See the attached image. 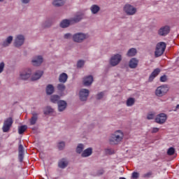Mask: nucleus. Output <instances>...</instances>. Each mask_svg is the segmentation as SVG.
<instances>
[{
	"label": "nucleus",
	"instance_id": "nucleus-1",
	"mask_svg": "<svg viewBox=\"0 0 179 179\" xmlns=\"http://www.w3.org/2000/svg\"><path fill=\"white\" fill-rule=\"evenodd\" d=\"M124 138V133L121 130L116 131L113 134L111 135L109 142L110 145H118Z\"/></svg>",
	"mask_w": 179,
	"mask_h": 179
},
{
	"label": "nucleus",
	"instance_id": "nucleus-2",
	"mask_svg": "<svg viewBox=\"0 0 179 179\" xmlns=\"http://www.w3.org/2000/svg\"><path fill=\"white\" fill-rule=\"evenodd\" d=\"M82 20V15H76L74 17L70 20H64L60 23V26L65 29V27H69L70 24H73V23H78Z\"/></svg>",
	"mask_w": 179,
	"mask_h": 179
},
{
	"label": "nucleus",
	"instance_id": "nucleus-3",
	"mask_svg": "<svg viewBox=\"0 0 179 179\" xmlns=\"http://www.w3.org/2000/svg\"><path fill=\"white\" fill-rule=\"evenodd\" d=\"M166 43L164 42H160L157 44L155 55L156 58H158V57H162L163 54H164V51H166Z\"/></svg>",
	"mask_w": 179,
	"mask_h": 179
},
{
	"label": "nucleus",
	"instance_id": "nucleus-4",
	"mask_svg": "<svg viewBox=\"0 0 179 179\" xmlns=\"http://www.w3.org/2000/svg\"><path fill=\"white\" fill-rule=\"evenodd\" d=\"M169 92V87L167 85H162L158 87L155 90V94L157 97H163L165 94H167Z\"/></svg>",
	"mask_w": 179,
	"mask_h": 179
},
{
	"label": "nucleus",
	"instance_id": "nucleus-5",
	"mask_svg": "<svg viewBox=\"0 0 179 179\" xmlns=\"http://www.w3.org/2000/svg\"><path fill=\"white\" fill-rule=\"evenodd\" d=\"M13 124V119L12 117H8L3 122V124L2 127L3 132H9L12 125Z\"/></svg>",
	"mask_w": 179,
	"mask_h": 179
},
{
	"label": "nucleus",
	"instance_id": "nucleus-6",
	"mask_svg": "<svg viewBox=\"0 0 179 179\" xmlns=\"http://www.w3.org/2000/svg\"><path fill=\"white\" fill-rule=\"evenodd\" d=\"M121 59H122V57L120 55H115L110 58V64L112 66H117L121 62Z\"/></svg>",
	"mask_w": 179,
	"mask_h": 179
},
{
	"label": "nucleus",
	"instance_id": "nucleus-7",
	"mask_svg": "<svg viewBox=\"0 0 179 179\" xmlns=\"http://www.w3.org/2000/svg\"><path fill=\"white\" fill-rule=\"evenodd\" d=\"M124 11L127 15H132L136 13V8L130 4H126L124 7Z\"/></svg>",
	"mask_w": 179,
	"mask_h": 179
},
{
	"label": "nucleus",
	"instance_id": "nucleus-8",
	"mask_svg": "<svg viewBox=\"0 0 179 179\" xmlns=\"http://www.w3.org/2000/svg\"><path fill=\"white\" fill-rule=\"evenodd\" d=\"M167 121V115L165 113H159L155 118V122L157 124H164Z\"/></svg>",
	"mask_w": 179,
	"mask_h": 179
},
{
	"label": "nucleus",
	"instance_id": "nucleus-9",
	"mask_svg": "<svg viewBox=\"0 0 179 179\" xmlns=\"http://www.w3.org/2000/svg\"><path fill=\"white\" fill-rule=\"evenodd\" d=\"M169 33H170V27L169 25L162 27L158 30L159 36H166L167 34H169Z\"/></svg>",
	"mask_w": 179,
	"mask_h": 179
},
{
	"label": "nucleus",
	"instance_id": "nucleus-10",
	"mask_svg": "<svg viewBox=\"0 0 179 179\" xmlns=\"http://www.w3.org/2000/svg\"><path fill=\"white\" fill-rule=\"evenodd\" d=\"M86 37H87L86 34H84L82 33H78L73 36V40L76 43H82V41L85 40Z\"/></svg>",
	"mask_w": 179,
	"mask_h": 179
},
{
	"label": "nucleus",
	"instance_id": "nucleus-11",
	"mask_svg": "<svg viewBox=\"0 0 179 179\" xmlns=\"http://www.w3.org/2000/svg\"><path fill=\"white\" fill-rule=\"evenodd\" d=\"M80 99L81 101H86L89 97V90L82 89L79 93Z\"/></svg>",
	"mask_w": 179,
	"mask_h": 179
},
{
	"label": "nucleus",
	"instance_id": "nucleus-12",
	"mask_svg": "<svg viewBox=\"0 0 179 179\" xmlns=\"http://www.w3.org/2000/svg\"><path fill=\"white\" fill-rule=\"evenodd\" d=\"M24 43V36H23V35H18L15 38L14 45L15 47H20L21 45H23Z\"/></svg>",
	"mask_w": 179,
	"mask_h": 179
},
{
	"label": "nucleus",
	"instance_id": "nucleus-13",
	"mask_svg": "<svg viewBox=\"0 0 179 179\" xmlns=\"http://www.w3.org/2000/svg\"><path fill=\"white\" fill-rule=\"evenodd\" d=\"M32 64L34 66H39V65L43 64V57L37 56L32 60Z\"/></svg>",
	"mask_w": 179,
	"mask_h": 179
},
{
	"label": "nucleus",
	"instance_id": "nucleus-14",
	"mask_svg": "<svg viewBox=\"0 0 179 179\" xmlns=\"http://www.w3.org/2000/svg\"><path fill=\"white\" fill-rule=\"evenodd\" d=\"M138 64H139V60L136 58H132L130 59L129 63V66L131 69H135L136 66H138Z\"/></svg>",
	"mask_w": 179,
	"mask_h": 179
},
{
	"label": "nucleus",
	"instance_id": "nucleus-15",
	"mask_svg": "<svg viewBox=\"0 0 179 179\" xmlns=\"http://www.w3.org/2000/svg\"><path fill=\"white\" fill-rule=\"evenodd\" d=\"M159 73H160V69H155L149 77V79H148L149 82H153V80L155 79V78H156V76H157V75H159Z\"/></svg>",
	"mask_w": 179,
	"mask_h": 179
},
{
	"label": "nucleus",
	"instance_id": "nucleus-16",
	"mask_svg": "<svg viewBox=\"0 0 179 179\" xmlns=\"http://www.w3.org/2000/svg\"><path fill=\"white\" fill-rule=\"evenodd\" d=\"M58 104V110L59 111H64V110H65V108H66V101H64V100H60L57 102Z\"/></svg>",
	"mask_w": 179,
	"mask_h": 179
},
{
	"label": "nucleus",
	"instance_id": "nucleus-17",
	"mask_svg": "<svg viewBox=\"0 0 179 179\" xmlns=\"http://www.w3.org/2000/svg\"><path fill=\"white\" fill-rule=\"evenodd\" d=\"M83 83L85 86H90L92 83H93V76H88L85 77L83 80Z\"/></svg>",
	"mask_w": 179,
	"mask_h": 179
},
{
	"label": "nucleus",
	"instance_id": "nucleus-18",
	"mask_svg": "<svg viewBox=\"0 0 179 179\" xmlns=\"http://www.w3.org/2000/svg\"><path fill=\"white\" fill-rule=\"evenodd\" d=\"M37 120H38V113H32V117L29 120L31 125H36V122H37Z\"/></svg>",
	"mask_w": 179,
	"mask_h": 179
},
{
	"label": "nucleus",
	"instance_id": "nucleus-19",
	"mask_svg": "<svg viewBox=\"0 0 179 179\" xmlns=\"http://www.w3.org/2000/svg\"><path fill=\"white\" fill-rule=\"evenodd\" d=\"M44 73L43 71H36L31 77V80H38L41 76H43V74Z\"/></svg>",
	"mask_w": 179,
	"mask_h": 179
},
{
	"label": "nucleus",
	"instance_id": "nucleus-20",
	"mask_svg": "<svg viewBox=\"0 0 179 179\" xmlns=\"http://www.w3.org/2000/svg\"><path fill=\"white\" fill-rule=\"evenodd\" d=\"M68 80V74L65 73H62L60 74L59 77V82L60 83H66V82Z\"/></svg>",
	"mask_w": 179,
	"mask_h": 179
},
{
	"label": "nucleus",
	"instance_id": "nucleus-21",
	"mask_svg": "<svg viewBox=\"0 0 179 179\" xmlns=\"http://www.w3.org/2000/svg\"><path fill=\"white\" fill-rule=\"evenodd\" d=\"M92 152L93 150L92 148H87L83 152L81 156L82 157H89V156L92 155Z\"/></svg>",
	"mask_w": 179,
	"mask_h": 179
},
{
	"label": "nucleus",
	"instance_id": "nucleus-22",
	"mask_svg": "<svg viewBox=\"0 0 179 179\" xmlns=\"http://www.w3.org/2000/svg\"><path fill=\"white\" fill-rule=\"evenodd\" d=\"M31 75V70H29L28 73H20V78L22 79V80H26L27 79H29V78H30Z\"/></svg>",
	"mask_w": 179,
	"mask_h": 179
},
{
	"label": "nucleus",
	"instance_id": "nucleus-23",
	"mask_svg": "<svg viewBox=\"0 0 179 179\" xmlns=\"http://www.w3.org/2000/svg\"><path fill=\"white\" fill-rule=\"evenodd\" d=\"M58 166L60 169H65L68 166V161L65 159H62L59 162Z\"/></svg>",
	"mask_w": 179,
	"mask_h": 179
},
{
	"label": "nucleus",
	"instance_id": "nucleus-24",
	"mask_svg": "<svg viewBox=\"0 0 179 179\" xmlns=\"http://www.w3.org/2000/svg\"><path fill=\"white\" fill-rule=\"evenodd\" d=\"M13 40V36H8L6 40L5 41L3 42V47H8V45H9L10 44V43H12Z\"/></svg>",
	"mask_w": 179,
	"mask_h": 179
},
{
	"label": "nucleus",
	"instance_id": "nucleus-25",
	"mask_svg": "<svg viewBox=\"0 0 179 179\" xmlns=\"http://www.w3.org/2000/svg\"><path fill=\"white\" fill-rule=\"evenodd\" d=\"M66 0H54L52 4L54 6H62L64 5Z\"/></svg>",
	"mask_w": 179,
	"mask_h": 179
},
{
	"label": "nucleus",
	"instance_id": "nucleus-26",
	"mask_svg": "<svg viewBox=\"0 0 179 179\" xmlns=\"http://www.w3.org/2000/svg\"><path fill=\"white\" fill-rule=\"evenodd\" d=\"M136 48H131L127 52V57H135L136 55Z\"/></svg>",
	"mask_w": 179,
	"mask_h": 179
},
{
	"label": "nucleus",
	"instance_id": "nucleus-27",
	"mask_svg": "<svg viewBox=\"0 0 179 179\" xmlns=\"http://www.w3.org/2000/svg\"><path fill=\"white\" fill-rule=\"evenodd\" d=\"M46 93L47 94H52V93H54V86L51 84H49L47 87H46Z\"/></svg>",
	"mask_w": 179,
	"mask_h": 179
},
{
	"label": "nucleus",
	"instance_id": "nucleus-28",
	"mask_svg": "<svg viewBox=\"0 0 179 179\" xmlns=\"http://www.w3.org/2000/svg\"><path fill=\"white\" fill-rule=\"evenodd\" d=\"M135 104V99L134 98H129L127 101V107H131Z\"/></svg>",
	"mask_w": 179,
	"mask_h": 179
},
{
	"label": "nucleus",
	"instance_id": "nucleus-29",
	"mask_svg": "<svg viewBox=\"0 0 179 179\" xmlns=\"http://www.w3.org/2000/svg\"><path fill=\"white\" fill-rule=\"evenodd\" d=\"M26 129H27V127L26 125H22L18 128V134L20 135H22V134H24L26 131Z\"/></svg>",
	"mask_w": 179,
	"mask_h": 179
},
{
	"label": "nucleus",
	"instance_id": "nucleus-30",
	"mask_svg": "<svg viewBox=\"0 0 179 179\" xmlns=\"http://www.w3.org/2000/svg\"><path fill=\"white\" fill-rule=\"evenodd\" d=\"M50 101H52V103H57L58 101H59V96L58 95H53L50 97Z\"/></svg>",
	"mask_w": 179,
	"mask_h": 179
},
{
	"label": "nucleus",
	"instance_id": "nucleus-31",
	"mask_svg": "<svg viewBox=\"0 0 179 179\" xmlns=\"http://www.w3.org/2000/svg\"><path fill=\"white\" fill-rule=\"evenodd\" d=\"M91 10L94 14H96L100 10V7L96 5H94L91 7Z\"/></svg>",
	"mask_w": 179,
	"mask_h": 179
},
{
	"label": "nucleus",
	"instance_id": "nucleus-32",
	"mask_svg": "<svg viewBox=\"0 0 179 179\" xmlns=\"http://www.w3.org/2000/svg\"><path fill=\"white\" fill-rule=\"evenodd\" d=\"M174 153H176V149H174V148L171 147L168 149L167 155H169V156H173Z\"/></svg>",
	"mask_w": 179,
	"mask_h": 179
},
{
	"label": "nucleus",
	"instance_id": "nucleus-33",
	"mask_svg": "<svg viewBox=\"0 0 179 179\" xmlns=\"http://www.w3.org/2000/svg\"><path fill=\"white\" fill-rule=\"evenodd\" d=\"M57 87L59 92H64L65 89H66V87L64 84H58Z\"/></svg>",
	"mask_w": 179,
	"mask_h": 179
},
{
	"label": "nucleus",
	"instance_id": "nucleus-34",
	"mask_svg": "<svg viewBox=\"0 0 179 179\" xmlns=\"http://www.w3.org/2000/svg\"><path fill=\"white\" fill-rule=\"evenodd\" d=\"M53 112H54V109L51 108V107H47L44 110V114L48 115V114H50V113H53Z\"/></svg>",
	"mask_w": 179,
	"mask_h": 179
},
{
	"label": "nucleus",
	"instance_id": "nucleus-35",
	"mask_svg": "<svg viewBox=\"0 0 179 179\" xmlns=\"http://www.w3.org/2000/svg\"><path fill=\"white\" fill-rule=\"evenodd\" d=\"M76 152L77 153H82V152H83V144H79L76 148Z\"/></svg>",
	"mask_w": 179,
	"mask_h": 179
},
{
	"label": "nucleus",
	"instance_id": "nucleus-36",
	"mask_svg": "<svg viewBox=\"0 0 179 179\" xmlns=\"http://www.w3.org/2000/svg\"><path fill=\"white\" fill-rule=\"evenodd\" d=\"M58 149L59 150H62V149H64V148H65V143L64 142H63V141H62V142H59V143H58Z\"/></svg>",
	"mask_w": 179,
	"mask_h": 179
},
{
	"label": "nucleus",
	"instance_id": "nucleus-37",
	"mask_svg": "<svg viewBox=\"0 0 179 179\" xmlns=\"http://www.w3.org/2000/svg\"><path fill=\"white\" fill-rule=\"evenodd\" d=\"M131 178H133V179H138V178H139V173H138V172H133L132 173H131Z\"/></svg>",
	"mask_w": 179,
	"mask_h": 179
},
{
	"label": "nucleus",
	"instance_id": "nucleus-38",
	"mask_svg": "<svg viewBox=\"0 0 179 179\" xmlns=\"http://www.w3.org/2000/svg\"><path fill=\"white\" fill-rule=\"evenodd\" d=\"M24 157V152H19L18 159L20 162H23Z\"/></svg>",
	"mask_w": 179,
	"mask_h": 179
},
{
	"label": "nucleus",
	"instance_id": "nucleus-39",
	"mask_svg": "<svg viewBox=\"0 0 179 179\" xmlns=\"http://www.w3.org/2000/svg\"><path fill=\"white\" fill-rule=\"evenodd\" d=\"M18 152L19 153H24V148L23 147V145L22 144L19 145Z\"/></svg>",
	"mask_w": 179,
	"mask_h": 179
},
{
	"label": "nucleus",
	"instance_id": "nucleus-40",
	"mask_svg": "<svg viewBox=\"0 0 179 179\" xmlns=\"http://www.w3.org/2000/svg\"><path fill=\"white\" fill-rule=\"evenodd\" d=\"M153 173L151 172V171H150V172H148V173H145L144 175H143V178H150V177H152V175Z\"/></svg>",
	"mask_w": 179,
	"mask_h": 179
},
{
	"label": "nucleus",
	"instance_id": "nucleus-41",
	"mask_svg": "<svg viewBox=\"0 0 179 179\" xmlns=\"http://www.w3.org/2000/svg\"><path fill=\"white\" fill-rule=\"evenodd\" d=\"M85 65V61L83 60H80L77 63V66L78 68H82Z\"/></svg>",
	"mask_w": 179,
	"mask_h": 179
},
{
	"label": "nucleus",
	"instance_id": "nucleus-42",
	"mask_svg": "<svg viewBox=\"0 0 179 179\" xmlns=\"http://www.w3.org/2000/svg\"><path fill=\"white\" fill-rule=\"evenodd\" d=\"M103 96H104V92H101L99 93L96 95L97 100H101V99H103Z\"/></svg>",
	"mask_w": 179,
	"mask_h": 179
},
{
	"label": "nucleus",
	"instance_id": "nucleus-43",
	"mask_svg": "<svg viewBox=\"0 0 179 179\" xmlns=\"http://www.w3.org/2000/svg\"><path fill=\"white\" fill-rule=\"evenodd\" d=\"M3 68H5V63L2 62L0 63V73H2V72H3Z\"/></svg>",
	"mask_w": 179,
	"mask_h": 179
},
{
	"label": "nucleus",
	"instance_id": "nucleus-44",
	"mask_svg": "<svg viewBox=\"0 0 179 179\" xmlns=\"http://www.w3.org/2000/svg\"><path fill=\"white\" fill-rule=\"evenodd\" d=\"M155 118V114L149 113L147 116V120H153Z\"/></svg>",
	"mask_w": 179,
	"mask_h": 179
},
{
	"label": "nucleus",
	"instance_id": "nucleus-45",
	"mask_svg": "<svg viewBox=\"0 0 179 179\" xmlns=\"http://www.w3.org/2000/svg\"><path fill=\"white\" fill-rule=\"evenodd\" d=\"M167 80V76L164 75L160 77V82H166Z\"/></svg>",
	"mask_w": 179,
	"mask_h": 179
},
{
	"label": "nucleus",
	"instance_id": "nucleus-46",
	"mask_svg": "<svg viewBox=\"0 0 179 179\" xmlns=\"http://www.w3.org/2000/svg\"><path fill=\"white\" fill-rule=\"evenodd\" d=\"M159 131V129L157 127L152 128V134H157V131Z\"/></svg>",
	"mask_w": 179,
	"mask_h": 179
},
{
	"label": "nucleus",
	"instance_id": "nucleus-47",
	"mask_svg": "<svg viewBox=\"0 0 179 179\" xmlns=\"http://www.w3.org/2000/svg\"><path fill=\"white\" fill-rule=\"evenodd\" d=\"M106 152L107 155H113L114 153V150L111 149H107Z\"/></svg>",
	"mask_w": 179,
	"mask_h": 179
},
{
	"label": "nucleus",
	"instance_id": "nucleus-48",
	"mask_svg": "<svg viewBox=\"0 0 179 179\" xmlns=\"http://www.w3.org/2000/svg\"><path fill=\"white\" fill-rule=\"evenodd\" d=\"M52 23L50 21H47L45 22L44 27H50L51 26Z\"/></svg>",
	"mask_w": 179,
	"mask_h": 179
},
{
	"label": "nucleus",
	"instance_id": "nucleus-49",
	"mask_svg": "<svg viewBox=\"0 0 179 179\" xmlns=\"http://www.w3.org/2000/svg\"><path fill=\"white\" fill-rule=\"evenodd\" d=\"M71 37H72V34H64V38H66V40L71 38Z\"/></svg>",
	"mask_w": 179,
	"mask_h": 179
},
{
	"label": "nucleus",
	"instance_id": "nucleus-50",
	"mask_svg": "<svg viewBox=\"0 0 179 179\" xmlns=\"http://www.w3.org/2000/svg\"><path fill=\"white\" fill-rule=\"evenodd\" d=\"M22 3H29L30 2V0H22Z\"/></svg>",
	"mask_w": 179,
	"mask_h": 179
},
{
	"label": "nucleus",
	"instance_id": "nucleus-51",
	"mask_svg": "<svg viewBox=\"0 0 179 179\" xmlns=\"http://www.w3.org/2000/svg\"><path fill=\"white\" fill-rule=\"evenodd\" d=\"M103 173H104V171L101 170V171L97 173V175H98V176H101V174H103Z\"/></svg>",
	"mask_w": 179,
	"mask_h": 179
},
{
	"label": "nucleus",
	"instance_id": "nucleus-52",
	"mask_svg": "<svg viewBox=\"0 0 179 179\" xmlns=\"http://www.w3.org/2000/svg\"><path fill=\"white\" fill-rule=\"evenodd\" d=\"M176 108H179V104L177 105Z\"/></svg>",
	"mask_w": 179,
	"mask_h": 179
},
{
	"label": "nucleus",
	"instance_id": "nucleus-53",
	"mask_svg": "<svg viewBox=\"0 0 179 179\" xmlns=\"http://www.w3.org/2000/svg\"><path fill=\"white\" fill-rule=\"evenodd\" d=\"M119 179H125V178H120Z\"/></svg>",
	"mask_w": 179,
	"mask_h": 179
},
{
	"label": "nucleus",
	"instance_id": "nucleus-54",
	"mask_svg": "<svg viewBox=\"0 0 179 179\" xmlns=\"http://www.w3.org/2000/svg\"><path fill=\"white\" fill-rule=\"evenodd\" d=\"M0 2H3V0H0Z\"/></svg>",
	"mask_w": 179,
	"mask_h": 179
}]
</instances>
